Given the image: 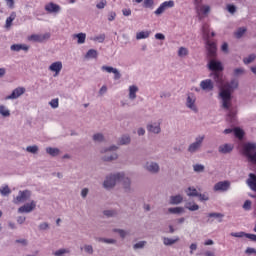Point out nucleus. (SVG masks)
Here are the masks:
<instances>
[{
    "instance_id": "f257e3e1",
    "label": "nucleus",
    "mask_w": 256,
    "mask_h": 256,
    "mask_svg": "<svg viewBox=\"0 0 256 256\" xmlns=\"http://www.w3.org/2000/svg\"><path fill=\"white\" fill-rule=\"evenodd\" d=\"M218 87V99H220L221 107L225 111H228L227 117L230 121H233L235 119V112L231 110V106L233 105L231 101H233V90L239 87V82L237 80H231L230 83H224Z\"/></svg>"
},
{
    "instance_id": "f03ea898",
    "label": "nucleus",
    "mask_w": 256,
    "mask_h": 256,
    "mask_svg": "<svg viewBox=\"0 0 256 256\" xmlns=\"http://www.w3.org/2000/svg\"><path fill=\"white\" fill-rule=\"evenodd\" d=\"M207 67L210 71H212V73H210L211 79H213L217 87H221V85L224 84L223 64L221 61L212 58L209 60Z\"/></svg>"
},
{
    "instance_id": "7ed1b4c3",
    "label": "nucleus",
    "mask_w": 256,
    "mask_h": 256,
    "mask_svg": "<svg viewBox=\"0 0 256 256\" xmlns=\"http://www.w3.org/2000/svg\"><path fill=\"white\" fill-rule=\"evenodd\" d=\"M242 153L250 163L256 165V143H245L243 146Z\"/></svg>"
},
{
    "instance_id": "20e7f679",
    "label": "nucleus",
    "mask_w": 256,
    "mask_h": 256,
    "mask_svg": "<svg viewBox=\"0 0 256 256\" xmlns=\"http://www.w3.org/2000/svg\"><path fill=\"white\" fill-rule=\"evenodd\" d=\"M121 177H123V174H120V172L108 174L102 184L103 188L107 191H111V189H114L117 183H119Z\"/></svg>"
},
{
    "instance_id": "39448f33",
    "label": "nucleus",
    "mask_w": 256,
    "mask_h": 256,
    "mask_svg": "<svg viewBox=\"0 0 256 256\" xmlns=\"http://www.w3.org/2000/svg\"><path fill=\"white\" fill-rule=\"evenodd\" d=\"M117 149H119V147L115 145L102 149L101 153H106L102 157L103 161L111 162V161H116V159H119V155L117 154V152H113V151H117Z\"/></svg>"
},
{
    "instance_id": "423d86ee",
    "label": "nucleus",
    "mask_w": 256,
    "mask_h": 256,
    "mask_svg": "<svg viewBox=\"0 0 256 256\" xmlns=\"http://www.w3.org/2000/svg\"><path fill=\"white\" fill-rule=\"evenodd\" d=\"M202 31L204 33V39H206V49L208 51V57L210 59H213V57L217 55V45L215 44V42H211L209 40V32L205 30V27L202 28Z\"/></svg>"
},
{
    "instance_id": "0eeeda50",
    "label": "nucleus",
    "mask_w": 256,
    "mask_h": 256,
    "mask_svg": "<svg viewBox=\"0 0 256 256\" xmlns=\"http://www.w3.org/2000/svg\"><path fill=\"white\" fill-rule=\"evenodd\" d=\"M203 141H205V135H199L195 138V141L188 146V153L192 155L197 153L201 147H203Z\"/></svg>"
},
{
    "instance_id": "6e6552de",
    "label": "nucleus",
    "mask_w": 256,
    "mask_h": 256,
    "mask_svg": "<svg viewBox=\"0 0 256 256\" xmlns=\"http://www.w3.org/2000/svg\"><path fill=\"white\" fill-rule=\"evenodd\" d=\"M122 177L119 178L118 183H122L124 193H133V188L131 187V178L125 174V172H120Z\"/></svg>"
},
{
    "instance_id": "1a4fd4ad",
    "label": "nucleus",
    "mask_w": 256,
    "mask_h": 256,
    "mask_svg": "<svg viewBox=\"0 0 256 256\" xmlns=\"http://www.w3.org/2000/svg\"><path fill=\"white\" fill-rule=\"evenodd\" d=\"M28 199H31V191L30 190H24L19 191L17 197L13 199L14 205H19V203H25V201H28Z\"/></svg>"
},
{
    "instance_id": "9d476101",
    "label": "nucleus",
    "mask_w": 256,
    "mask_h": 256,
    "mask_svg": "<svg viewBox=\"0 0 256 256\" xmlns=\"http://www.w3.org/2000/svg\"><path fill=\"white\" fill-rule=\"evenodd\" d=\"M195 101H197L195 94L189 93L186 98V107L194 113H199V108L195 105Z\"/></svg>"
},
{
    "instance_id": "9b49d317",
    "label": "nucleus",
    "mask_w": 256,
    "mask_h": 256,
    "mask_svg": "<svg viewBox=\"0 0 256 256\" xmlns=\"http://www.w3.org/2000/svg\"><path fill=\"white\" fill-rule=\"evenodd\" d=\"M144 169L148 171V173H151L152 175H157V173L161 171L159 163L153 161L146 162L144 165Z\"/></svg>"
},
{
    "instance_id": "f8f14e48",
    "label": "nucleus",
    "mask_w": 256,
    "mask_h": 256,
    "mask_svg": "<svg viewBox=\"0 0 256 256\" xmlns=\"http://www.w3.org/2000/svg\"><path fill=\"white\" fill-rule=\"evenodd\" d=\"M51 37V34H32L28 37V41H33L34 43H43Z\"/></svg>"
},
{
    "instance_id": "ddd939ff",
    "label": "nucleus",
    "mask_w": 256,
    "mask_h": 256,
    "mask_svg": "<svg viewBox=\"0 0 256 256\" xmlns=\"http://www.w3.org/2000/svg\"><path fill=\"white\" fill-rule=\"evenodd\" d=\"M171 7H175V2L172 0L163 2L157 10L154 12L155 15H163L166 9H171Z\"/></svg>"
},
{
    "instance_id": "4468645a",
    "label": "nucleus",
    "mask_w": 256,
    "mask_h": 256,
    "mask_svg": "<svg viewBox=\"0 0 256 256\" xmlns=\"http://www.w3.org/2000/svg\"><path fill=\"white\" fill-rule=\"evenodd\" d=\"M148 133H153L154 135H159L161 133V123L160 122H150L146 125Z\"/></svg>"
},
{
    "instance_id": "2eb2a0df",
    "label": "nucleus",
    "mask_w": 256,
    "mask_h": 256,
    "mask_svg": "<svg viewBox=\"0 0 256 256\" xmlns=\"http://www.w3.org/2000/svg\"><path fill=\"white\" fill-rule=\"evenodd\" d=\"M229 189H231V182L228 180L220 181L214 185V191L225 193L226 191H229Z\"/></svg>"
},
{
    "instance_id": "dca6fc26",
    "label": "nucleus",
    "mask_w": 256,
    "mask_h": 256,
    "mask_svg": "<svg viewBox=\"0 0 256 256\" xmlns=\"http://www.w3.org/2000/svg\"><path fill=\"white\" fill-rule=\"evenodd\" d=\"M35 207H37V202L32 200L30 203H26L18 208V213H31L32 211H35Z\"/></svg>"
},
{
    "instance_id": "f3484780",
    "label": "nucleus",
    "mask_w": 256,
    "mask_h": 256,
    "mask_svg": "<svg viewBox=\"0 0 256 256\" xmlns=\"http://www.w3.org/2000/svg\"><path fill=\"white\" fill-rule=\"evenodd\" d=\"M200 89L209 93V91H213V89H215V84L213 83V80L205 79L200 82Z\"/></svg>"
},
{
    "instance_id": "a211bd4d",
    "label": "nucleus",
    "mask_w": 256,
    "mask_h": 256,
    "mask_svg": "<svg viewBox=\"0 0 256 256\" xmlns=\"http://www.w3.org/2000/svg\"><path fill=\"white\" fill-rule=\"evenodd\" d=\"M25 93V87H17L16 89H14L12 91V93L8 96H6V100H15V99H19V97H21V95H24Z\"/></svg>"
},
{
    "instance_id": "6ab92c4d",
    "label": "nucleus",
    "mask_w": 256,
    "mask_h": 256,
    "mask_svg": "<svg viewBox=\"0 0 256 256\" xmlns=\"http://www.w3.org/2000/svg\"><path fill=\"white\" fill-rule=\"evenodd\" d=\"M231 237H237L239 239H243V237H246V239H250V241H254L256 243V234H249L243 231L240 232H232Z\"/></svg>"
},
{
    "instance_id": "aec40b11",
    "label": "nucleus",
    "mask_w": 256,
    "mask_h": 256,
    "mask_svg": "<svg viewBox=\"0 0 256 256\" xmlns=\"http://www.w3.org/2000/svg\"><path fill=\"white\" fill-rule=\"evenodd\" d=\"M102 71H106V73H113L114 74V81H119L121 79V72L117 68H114L112 66H102Z\"/></svg>"
},
{
    "instance_id": "412c9836",
    "label": "nucleus",
    "mask_w": 256,
    "mask_h": 256,
    "mask_svg": "<svg viewBox=\"0 0 256 256\" xmlns=\"http://www.w3.org/2000/svg\"><path fill=\"white\" fill-rule=\"evenodd\" d=\"M246 185H248L251 191H254V193H256V175L255 174L250 173L248 175V179L246 180Z\"/></svg>"
},
{
    "instance_id": "4be33fe9",
    "label": "nucleus",
    "mask_w": 256,
    "mask_h": 256,
    "mask_svg": "<svg viewBox=\"0 0 256 256\" xmlns=\"http://www.w3.org/2000/svg\"><path fill=\"white\" fill-rule=\"evenodd\" d=\"M61 69H63V63L61 61L53 62L49 66V71H52L56 75H59V73H61Z\"/></svg>"
},
{
    "instance_id": "5701e85b",
    "label": "nucleus",
    "mask_w": 256,
    "mask_h": 256,
    "mask_svg": "<svg viewBox=\"0 0 256 256\" xmlns=\"http://www.w3.org/2000/svg\"><path fill=\"white\" fill-rule=\"evenodd\" d=\"M232 151H233L232 144H222L218 147V153H221L222 155H228Z\"/></svg>"
},
{
    "instance_id": "b1692460",
    "label": "nucleus",
    "mask_w": 256,
    "mask_h": 256,
    "mask_svg": "<svg viewBox=\"0 0 256 256\" xmlns=\"http://www.w3.org/2000/svg\"><path fill=\"white\" fill-rule=\"evenodd\" d=\"M45 11H47L48 13H59V11H61V6L53 2H50L45 6Z\"/></svg>"
},
{
    "instance_id": "393cba45",
    "label": "nucleus",
    "mask_w": 256,
    "mask_h": 256,
    "mask_svg": "<svg viewBox=\"0 0 256 256\" xmlns=\"http://www.w3.org/2000/svg\"><path fill=\"white\" fill-rule=\"evenodd\" d=\"M10 49L17 53H19V51H25L27 53V51H29V46H27V44H13L10 46Z\"/></svg>"
},
{
    "instance_id": "a878e982",
    "label": "nucleus",
    "mask_w": 256,
    "mask_h": 256,
    "mask_svg": "<svg viewBox=\"0 0 256 256\" xmlns=\"http://www.w3.org/2000/svg\"><path fill=\"white\" fill-rule=\"evenodd\" d=\"M181 203H183L182 195L178 194L175 196H170V201H169L170 205H181Z\"/></svg>"
},
{
    "instance_id": "bb28decb",
    "label": "nucleus",
    "mask_w": 256,
    "mask_h": 256,
    "mask_svg": "<svg viewBox=\"0 0 256 256\" xmlns=\"http://www.w3.org/2000/svg\"><path fill=\"white\" fill-rule=\"evenodd\" d=\"M137 91H139V87L136 85L129 86V99H131V101L137 99Z\"/></svg>"
},
{
    "instance_id": "cd10ccee",
    "label": "nucleus",
    "mask_w": 256,
    "mask_h": 256,
    "mask_svg": "<svg viewBox=\"0 0 256 256\" xmlns=\"http://www.w3.org/2000/svg\"><path fill=\"white\" fill-rule=\"evenodd\" d=\"M209 219H216L218 223H223V217H225L224 214L219 212H211L208 214Z\"/></svg>"
},
{
    "instance_id": "c85d7f7f",
    "label": "nucleus",
    "mask_w": 256,
    "mask_h": 256,
    "mask_svg": "<svg viewBox=\"0 0 256 256\" xmlns=\"http://www.w3.org/2000/svg\"><path fill=\"white\" fill-rule=\"evenodd\" d=\"M46 153L51 157H58V155L61 153V150L59 148L47 147Z\"/></svg>"
},
{
    "instance_id": "c756f323",
    "label": "nucleus",
    "mask_w": 256,
    "mask_h": 256,
    "mask_svg": "<svg viewBox=\"0 0 256 256\" xmlns=\"http://www.w3.org/2000/svg\"><path fill=\"white\" fill-rule=\"evenodd\" d=\"M177 242H179V237H176L175 239L163 237V243L166 247H171V245H175Z\"/></svg>"
},
{
    "instance_id": "7c9ffc66",
    "label": "nucleus",
    "mask_w": 256,
    "mask_h": 256,
    "mask_svg": "<svg viewBox=\"0 0 256 256\" xmlns=\"http://www.w3.org/2000/svg\"><path fill=\"white\" fill-rule=\"evenodd\" d=\"M74 39H78V45H83L85 43V39H87V35L85 33H78L73 35Z\"/></svg>"
},
{
    "instance_id": "2f4dec72",
    "label": "nucleus",
    "mask_w": 256,
    "mask_h": 256,
    "mask_svg": "<svg viewBox=\"0 0 256 256\" xmlns=\"http://www.w3.org/2000/svg\"><path fill=\"white\" fill-rule=\"evenodd\" d=\"M80 251H84L87 255H93L94 250H93V245L91 244H85L82 247H80Z\"/></svg>"
},
{
    "instance_id": "473e14b6",
    "label": "nucleus",
    "mask_w": 256,
    "mask_h": 256,
    "mask_svg": "<svg viewBox=\"0 0 256 256\" xmlns=\"http://www.w3.org/2000/svg\"><path fill=\"white\" fill-rule=\"evenodd\" d=\"M185 193L187 194L188 197H198L199 192L195 189V187H188L185 190Z\"/></svg>"
},
{
    "instance_id": "72a5a7b5",
    "label": "nucleus",
    "mask_w": 256,
    "mask_h": 256,
    "mask_svg": "<svg viewBox=\"0 0 256 256\" xmlns=\"http://www.w3.org/2000/svg\"><path fill=\"white\" fill-rule=\"evenodd\" d=\"M168 213H172L173 215H181V213H185V208L183 207L169 208Z\"/></svg>"
},
{
    "instance_id": "f704fd0d",
    "label": "nucleus",
    "mask_w": 256,
    "mask_h": 256,
    "mask_svg": "<svg viewBox=\"0 0 256 256\" xmlns=\"http://www.w3.org/2000/svg\"><path fill=\"white\" fill-rule=\"evenodd\" d=\"M149 35H151L150 31H141L136 34V39L138 41L141 39H149Z\"/></svg>"
},
{
    "instance_id": "c9c22d12",
    "label": "nucleus",
    "mask_w": 256,
    "mask_h": 256,
    "mask_svg": "<svg viewBox=\"0 0 256 256\" xmlns=\"http://www.w3.org/2000/svg\"><path fill=\"white\" fill-rule=\"evenodd\" d=\"M97 241H99V243H106L108 245H115L117 243V240L113 239V238H98Z\"/></svg>"
},
{
    "instance_id": "e433bc0d",
    "label": "nucleus",
    "mask_w": 256,
    "mask_h": 256,
    "mask_svg": "<svg viewBox=\"0 0 256 256\" xmlns=\"http://www.w3.org/2000/svg\"><path fill=\"white\" fill-rule=\"evenodd\" d=\"M99 53L97 52V50L95 49H90L88 50V52L86 53V58L87 59H97Z\"/></svg>"
},
{
    "instance_id": "4c0bfd02",
    "label": "nucleus",
    "mask_w": 256,
    "mask_h": 256,
    "mask_svg": "<svg viewBox=\"0 0 256 256\" xmlns=\"http://www.w3.org/2000/svg\"><path fill=\"white\" fill-rule=\"evenodd\" d=\"M129 143H131V136L129 135H123L119 139V145H129Z\"/></svg>"
},
{
    "instance_id": "58836bf2",
    "label": "nucleus",
    "mask_w": 256,
    "mask_h": 256,
    "mask_svg": "<svg viewBox=\"0 0 256 256\" xmlns=\"http://www.w3.org/2000/svg\"><path fill=\"white\" fill-rule=\"evenodd\" d=\"M92 139L96 143H103V141H105V136L103 135V133H96L93 135Z\"/></svg>"
},
{
    "instance_id": "ea45409f",
    "label": "nucleus",
    "mask_w": 256,
    "mask_h": 256,
    "mask_svg": "<svg viewBox=\"0 0 256 256\" xmlns=\"http://www.w3.org/2000/svg\"><path fill=\"white\" fill-rule=\"evenodd\" d=\"M103 215L105 217L111 218V217H117V215H119V213L117 212V210H104L103 211Z\"/></svg>"
},
{
    "instance_id": "a19ab883",
    "label": "nucleus",
    "mask_w": 256,
    "mask_h": 256,
    "mask_svg": "<svg viewBox=\"0 0 256 256\" xmlns=\"http://www.w3.org/2000/svg\"><path fill=\"white\" fill-rule=\"evenodd\" d=\"M245 33H247V28L245 27L238 28L237 31L235 32L236 39H241V37H243Z\"/></svg>"
},
{
    "instance_id": "79ce46f5",
    "label": "nucleus",
    "mask_w": 256,
    "mask_h": 256,
    "mask_svg": "<svg viewBox=\"0 0 256 256\" xmlns=\"http://www.w3.org/2000/svg\"><path fill=\"white\" fill-rule=\"evenodd\" d=\"M15 17H17V14L15 12H12L10 16L6 19V27H11L13 21H15Z\"/></svg>"
},
{
    "instance_id": "37998d69",
    "label": "nucleus",
    "mask_w": 256,
    "mask_h": 256,
    "mask_svg": "<svg viewBox=\"0 0 256 256\" xmlns=\"http://www.w3.org/2000/svg\"><path fill=\"white\" fill-rule=\"evenodd\" d=\"M0 115H2V117H9L11 115V111H9L7 107L0 105Z\"/></svg>"
},
{
    "instance_id": "c03bdc74",
    "label": "nucleus",
    "mask_w": 256,
    "mask_h": 256,
    "mask_svg": "<svg viewBox=\"0 0 256 256\" xmlns=\"http://www.w3.org/2000/svg\"><path fill=\"white\" fill-rule=\"evenodd\" d=\"M0 193L3 197H7V195H11V188L9 186H4L0 188Z\"/></svg>"
},
{
    "instance_id": "a18cd8bd",
    "label": "nucleus",
    "mask_w": 256,
    "mask_h": 256,
    "mask_svg": "<svg viewBox=\"0 0 256 256\" xmlns=\"http://www.w3.org/2000/svg\"><path fill=\"white\" fill-rule=\"evenodd\" d=\"M26 151L28 153H32L33 155H36V153H39V146H37V145L28 146L26 148Z\"/></svg>"
},
{
    "instance_id": "49530a36",
    "label": "nucleus",
    "mask_w": 256,
    "mask_h": 256,
    "mask_svg": "<svg viewBox=\"0 0 256 256\" xmlns=\"http://www.w3.org/2000/svg\"><path fill=\"white\" fill-rule=\"evenodd\" d=\"M234 135H235V137H237L238 139H242L243 136L245 135V132H244L243 129H241V128H234Z\"/></svg>"
},
{
    "instance_id": "de8ad7c7",
    "label": "nucleus",
    "mask_w": 256,
    "mask_h": 256,
    "mask_svg": "<svg viewBox=\"0 0 256 256\" xmlns=\"http://www.w3.org/2000/svg\"><path fill=\"white\" fill-rule=\"evenodd\" d=\"M113 233H118L121 237V239H125L127 237V231L119 228H114Z\"/></svg>"
},
{
    "instance_id": "09e8293b",
    "label": "nucleus",
    "mask_w": 256,
    "mask_h": 256,
    "mask_svg": "<svg viewBox=\"0 0 256 256\" xmlns=\"http://www.w3.org/2000/svg\"><path fill=\"white\" fill-rule=\"evenodd\" d=\"M185 209H188V211H199V206L197 204L191 205V202L186 203Z\"/></svg>"
},
{
    "instance_id": "8fccbe9b",
    "label": "nucleus",
    "mask_w": 256,
    "mask_h": 256,
    "mask_svg": "<svg viewBox=\"0 0 256 256\" xmlns=\"http://www.w3.org/2000/svg\"><path fill=\"white\" fill-rule=\"evenodd\" d=\"M189 55V50L185 47H180L178 50V56L179 57H187Z\"/></svg>"
},
{
    "instance_id": "3c124183",
    "label": "nucleus",
    "mask_w": 256,
    "mask_h": 256,
    "mask_svg": "<svg viewBox=\"0 0 256 256\" xmlns=\"http://www.w3.org/2000/svg\"><path fill=\"white\" fill-rule=\"evenodd\" d=\"M193 169L195 173H203V171H205V166L203 164H194Z\"/></svg>"
},
{
    "instance_id": "603ef678",
    "label": "nucleus",
    "mask_w": 256,
    "mask_h": 256,
    "mask_svg": "<svg viewBox=\"0 0 256 256\" xmlns=\"http://www.w3.org/2000/svg\"><path fill=\"white\" fill-rule=\"evenodd\" d=\"M153 5H155V1L153 0H144L143 2V7H145V9H153Z\"/></svg>"
},
{
    "instance_id": "864d4df0",
    "label": "nucleus",
    "mask_w": 256,
    "mask_h": 256,
    "mask_svg": "<svg viewBox=\"0 0 256 256\" xmlns=\"http://www.w3.org/2000/svg\"><path fill=\"white\" fill-rule=\"evenodd\" d=\"M145 245H147V241H140V242H137L136 244L133 245V249L134 250L144 249Z\"/></svg>"
},
{
    "instance_id": "5fc2aeb1",
    "label": "nucleus",
    "mask_w": 256,
    "mask_h": 256,
    "mask_svg": "<svg viewBox=\"0 0 256 256\" xmlns=\"http://www.w3.org/2000/svg\"><path fill=\"white\" fill-rule=\"evenodd\" d=\"M198 199L199 201L203 202V201H209V193L204 192L203 194L198 193Z\"/></svg>"
},
{
    "instance_id": "6e6d98bb",
    "label": "nucleus",
    "mask_w": 256,
    "mask_h": 256,
    "mask_svg": "<svg viewBox=\"0 0 256 256\" xmlns=\"http://www.w3.org/2000/svg\"><path fill=\"white\" fill-rule=\"evenodd\" d=\"M241 75H245V68H235L234 77H241Z\"/></svg>"
},
{
    "instance_id": "4d7b16f0",
    "label": "nucleus",
    "mask_w": 256,
    "mask_h": 256,
    "mask_svg": "<svg viewBox=\"0 0 256 256\" xmlns=\"http://www.w3.org/2000/svg\"><path fill=\"white\" fill-rule=\"evenodd\" d=\"M67 253H71V250H69V249H59L56 252H54V255L55 256H63Z\"/></svg>"
},
{
    "instance_id": "13d9d810",
    "label": "nucleus",
    "mask_w": 256,
    "mask_h": 256,
    "mask_svg": "<svg viewBox=\"0 0 256 256\" xmlns=\"http://www.w3.org/2000/svg\"><path fill=\"white\" fill-rule=\"evenodd\" d=\"M256 59L255 54H250L247 58H244L245 65H249V63H253V61Z\"/></svg>"
},
{
    "instance_id": "bf43d9fd",
    "label": "nucleus",
    "mask_w": 256,
    "mask_h": 256,
    "mask_svg": "<svg viewBox=\"0 0 256 256\" xmlns=\"http://www.w3.org/2000/svg\"><path fill=\"white\" fill-rule=\"evenodd\" d=\"M49 105L52 107V109H57V107H59V98L52 99L49 102Z\"/></svg>"
},
{
    "instance_id": "052dcab7",
    "label": "nucleus",
    "mask_w": 256,
    "mask_h": 256,
    "mask_svg": "<svg viewBox=\"0 0 256 256\" xmlns=\"http://www.w3.org/2000/svg\"><path fill=\"white\" fill-rule=\"evenodd\" d=\"M251 200H246L243 204V210L244 211H251Z\"/></svg>"
},
{
    "instance_id": "680f3d73",
    "label": "nucleus",
    "mask_w": 256,
    "mask_h": 256,
    "mask_svg": "<svg viewBox=\"0 0 256 256\" xmlns=\"http://www.w3.org/2000/svg\"><path fill=\"white\" fill-rule=\"evenodd\" d=\"M97 9H105L107 7V0H101L96 4Z\"/></svg>"
},
{
    "instance_id": "e2e57ef3",
    "label": "nucleus",
    "mask_w": 256,
    "mask_h": 256,
    "mask_svg": "<svg viewBox=\"0 0 256 256\" xmlns=\"http://www.w3.org/2000/svg\"><path fill=\"white\" fill-rule=\"evenodd\" d=\"M38 228L40 231H47V229H49V223L43 222L39 224Z\"/></svg>"
},
{
    "instance_id": "0e129e2a",
    "label": "nucleus",
    "mask_w": 256,
    "mask_h": 256,
    "mask_svg": "<svg viewBox=\"0 0 256 256\" xmlns=\"http://www.w3.org/2000/svg\"><path fill=\"white\" fill-rule=\"evenodd\" d=\"M221 51L223 53H229V44L227 42H224L221 46Z\"/></svg>"
},
{
    "instance_id": "69168bd1",
    "label": "nucleus",
    "mask_w": 256,
    "mask_h": 256,
    "mask_svg": "<svg viewBox=\"0 0 256 256\" xmlns=\"http://www.w3.org/2000/svg\"><path fill=\"white\" fill-rule=\"evenodd\" d=\"M94 41H98V43H103L105 41V34H100L94 38Z\"/></svg>"
},
{
    "instance_id": "338daca9",
    "label": "nucleus",
    "mask_w": 256,
    "mask_h": 256,
    "mask_svg": "<svg viewBox=\"0 0 256 256\" xmlns=\"http://www.w3.org/2000/svg\"><path fill=\"white\" fill-rule=\"evenodd\" d=\"M115 17H117V13L115 12H109L108 14V21H115Z\"/></svg>"
},
{
    "instance_id": "774afa93",
    "label": "nucleus",
    "mask_w": 256,
    "mask_h": 256,
    "mask_svg": "<svg viewBox=\"0 0 256 256\" xmlns=\"http://www.w3.org/2000/svg\"><path fill=\"white\" fill-rule=\"evenodd\" d=\"M227 10L229 13H235V11H237V7H235V5H228Z\"/></svg>"
}]
</instances>
